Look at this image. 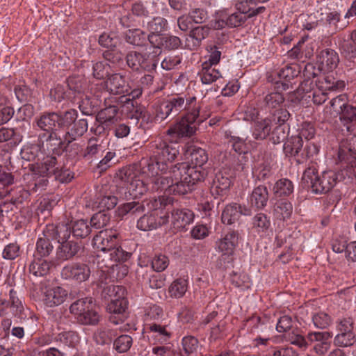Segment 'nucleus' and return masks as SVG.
I'll return each instance as SVG.
<instances>
[{
  "label": "nucleus",
  "mask_w": 356,
  "mask_h": 356,
  "mask_svg": "<svg viewBox=\"0 0 356 356\" xmlns=\"http://www.w3.org/2000/svg\"><path fill=\"white\" fill-rule=\"evenodd\" d=\"M208 161V156L204 149L200 147H194L191 151V163L189 165L187 163H179L173 168V171L170 173L173 174L175 179L169 181L171 176L161 177V186L169 188V193L183 195L191 190V187L197 182L203 180L205 177V172L199 170V168L203 166Z\"/></svg>",
  "instance_id": "nucleus-1"
},
{
  "label": "nucleus",
  "mask_w": 356,
  "mask_h": 356,
  "mask_svg": "<svg viewBox=\"0 0 356 356\" xmlns=\"http://www.w3.org/2000/svg\"><path fill=\"white\" fill-rule=\"evenodd\" d=\"M155 147V161H151L147 165V173L151 178L152 187L154 190H163L169 193V188L161 186V181L163 176H170V173L173 171V168L168 172V163L172 162L179 153L178 142L168 137L165 140L159 139L156 141ZM175 179V176L171 174L169 181Z\"/></svg>",
  "instance_id": "nucleus-2"
},
{
  "label": "nucleus",
  "mask_w": 356,
  "mask_h": 356,
  "mask_svg": "<svg viewBox=\"0 0 356 356\" xmlns=\"http://www.w3.org/2000/svg\"><path fill=\"white\" fill-rule=\"evenodd\" d=\"M302 181L305 186L312 188V192L324 193L330 191L335 186L337 175L334 171L328 170L319 176L315 168L309 167L305 170Z\"/></svg>",
  "instance_id": "nucleus-3"
},
{
  "label": "nucleus",
  "mask_w": 356,
  "mask_h": 356,
  "mask_svg": "<svg viewBox=\"0 0 356 356\" xmlns=\"http://www.w3.org/2000/svg\"><path fill=\"white\" fill-rule=\"evenodd\" d=\"M70 310L82 324L94 325L99 321L100 316L92 298L77 300L71 305Z\"/></svg>",
  "instance_id": "nucleus-4"
},
{
  "label": "nucleus",
  "mask_w": 356,
  "mask_h": 356,
  "mask_svg": "<svg viewBox=\"0 0 356 356\" xmlns=\"http://www.w3.org/2000/svg\"><path fill=\"white\" fill-rule=\"evenodd\" d=\"M111 297L107 306V309L111 314L110 321L114 325L122 323L127 318L125 314L127 308V301L124 298V289L120 286L109 287Z\"/></svg>",
  "instance_id": "nucleus-5"
},
{
  "label": "nucleus",
  "mask_w": 356,
  "mask_h": 356,
  "mask_svg": "<svg viewBox=\"0 0 356 356\" xmlns=\"http://www.w3.org/2000/svg\"><path fill=\"white\" fill-rule=\"evenodd\" d=\"M199 116V106H194L193 111L187 113L178 122L167 131V136L178 142L179 139L189 137L196 131L195 120Z\"/></svg>",
  "instance_id": "nucleus-6"
},
{
  "label": "nucleus",
  "mask_w": 356,
  "mask_h": 356,
  "mask_svg": "<svg viewBox=\"0 0 356 356\" xmlns=\"http://www.w3.org/2000/svg\"><path fill=\"white\" fill-rule=\"evenodd\" d=\"M59 120L60 115L56 113H45L35 120L37 127L40 130L49 133L48 138L50 140H56L58 145L62 143V137L57 133V131L60 129Z\"/></svg>",
  "instance_id": "nucleus-7"
},
{
  "label": "nucleus",
  "mask_w": 356,
  "mask_h": 356,
  "mask_svg": "<svg viewBox=\"0 0 356 356\" xmlns=\"http://www.w3.org/2000/svg\"><path fill=\"white\" fill-rule=\"evenodd\" d=\"M118 233L115 230L104 229L100 231L93 238L94 248L97 254H104L117 245Z\"/></svg>",
  "instance_id": "nucleus-8"
},
{
  "label": "nucleus",
  "mask_w": 356,
  "mask_h": 356,
  "mask_svg": "<svg viewBox=\"0 0 356 356\" xmlns=\"http://www.w3.org/2000/svg\"><path fill=\"white\" fill-rule=\"evenodd\" d=\"M332 334L328 332H312L307 334V339L314 344V350L319 355H325L330 349Z\"/></svg>",
  "instance_id": "nucleus-9"
},
{
  "label": "nucleus",
  "mask_w": 356,
  "mask_h": 356,
  "mask_svg": "<svg viewBox=\"0 0 356 356\" xmlns=\"http://www.w3.org/2000/svg\"><path fill=\"white\" fill-rule=\"evenodd\" d=\"M339 56L337 53L332 49H325L321 51L317 57L318 70L314 69V72L318 76V72L327 73L334 70L339 63Z\"/></svg>",
  "instance_id": "nucleus-10"
},
{
  "label": "nucleus",
  "mask_w": 356,
  "mask_h": 356,
  "mask_svg": "<svg viewBox=\"0 0 356 356\" xmlns=\"http://www.w3.org/2000/svg\"><path fill=\"white\" fill-rule=\"evenodd\" d=\"M194 213L188 209H174L171 213V225L175 232L185 231L194 220Z\"/></svg>",
  "instance_id": "nucleus-11"
},
{
  "label": "nucleus",
  "mask_w": 356,
  "mask_h": 356,
  "mask_svg": "<svg viewBox=\"0 0 356 356\" xmlns=\"http://www.w3.org/2000/svg\"><path fill=\"white\" fill-rule=\"evenodd\" d=\"M304 75L306 79L301 83L300 88L298 91L296 93L290 95L289 101L291 102V106L297 108L300 106L301 98L298 97L300 91L305 92H309L312 90V85L313 81L310 79L311 78H315L317 74L314 72V66L312 64H307L305 66L304 70Z\"/></svg>",
  "instance_id": "nucleus-12"
},
{
  "label": "nucleus",
  "mask_w": 356,
  "mask_h": 356,
  "mask_svg": "<svg viewBox=\"0 0 356 356\" xmlns=\"http://www.w3.org/2000/svg\"><path fill=\"white\" fill-rule=\"evenodd\" d=\"M104 86L108 92L113 95H122L130 92V86L124 76L120 74L109 75L104 81Z\"/></svg>",
  "instance_id": "nucleus-13"
},
{
  "label": "nucleus",
  "mask_w": 356,
  "mask_h": 356,
  "mask_svg": "<svg viewBox=\"0 0 356 356\" xmlns=\"http://www.w3.org/2000/svg\"><path fill=\"white\" fill-rule=\"evenodd\" d=\"M61 274L65 279H72L83 282L88 279L90 270L87 265L76 263L65 266Z\"/></svg>",
  "instance_id": "nucleus-14"
},
{
  "label": "nucleus",
  "mask_w": 356,
  "mask_h": 356,
  "mask_svg": "<svg viewBox=\"0 0 356 356\" xmlns=\"http://www.w3.org/2000/svg\"><path fill=\"white\" fill-rule=\"evenodd\" d=\"M68 292L60 286L47 288L44 292L43 302L49 307L58 306L67 299Z\"/></svg>",
  "instance_id": "nucleus-15"
},
{
  "label": "nucleus",
  "mask_w": 356,
  "mask_h": 356,
  "mask_svg": "<svg viewBox=\"0 0 356 356\" xmlns=\"http://www.w3.org/2000/svg\"><path fill=\"white\" fill-rule=\"evenodd\" d=\"M124 174L125 177L127 176V180H126L127 181V188L129 196L133 198H139L147 191V185L145 183L143 176L141 177H131L130 170H126Z\"/></svg>",
  "instance_id": "nucleus-16"
},
{
  "label": "nucleus",
  "mask_w": 356,
  "mask_h": 356,
  "mask_svg": "<svg viewBox=\"0 0 356 356\" xmlns=\"http://www.w3.org/2000/svg\"><path fill=\"white\" fill-rule=\"evenodd\" d=\"M238 234L234 232H231L218 242V250L222 253V257L224 259H227V262L232 259L231 257L238 244Z\"/></svg>",
  "instance_id": "nucleus-17"
},
{
  "label": "nucleus",
  "mask_w": 356,
  "mask_h": 356,
  "mask_svg": "<svg viewBox=\"0 0 356 356\" xmlns=\"http://www.w3.org/2000/svg\"><path fill=\"white\" fill-rule=\"evenodd\" d=\"M168 222V216H158L155 213H151L140 217L137 222V227L143 231H149L156 229Z\"/></svg>",
  "instance_id": "nucleus-18"
},
{
  "label": "nucleus",
  "mask_w": 356,
  "mask_h": 356,
  "mask_svg": "<svg viewBox=\"0 0 356 356\" xmlns=\"http://www.w3.org/2000/svg\"><path fill=\"white\" fill-rule=\"evenodd\" d=\"M167 102L171 114L175 116L184 110H186L187 113H191L193 111L194 106H198L195 97H191L185 102L182 97H175L167 100Z\"/></svg>",
  "instance_id": "nucleus-19"
},
{
  "label": "nucleus",
  "mask_w": 356,
  "mask_h": 356,
  "mask_svg": "<svg viewBox=\"0 0 356 356\" xmlns=\"http://www.w3.org/2000/svg\"><path fill=\"white\" fill-rule=\"evenodd\" d=\"M146 330L149 340L154 343H163L168 341L170 337V332L166 325L156 323H147Z\"/></svg>",
  "instance_id": "nucleus-20"
},
{
  "label": "nucleus",
  "mask_w": 356,
  "mask_h": 356,
  "mask_svg": "<svg viewBox=\"0 0 356 356\" xmlns=\"http://www.w3.org/2000/svg\"><path fill=\"white\" fill-rule=\"evenodd\" d=\"M251 213L249 208H242L236 204H229L222 211V221L224 224L231 225L238 220L241 215L250 216Z\"/></svg>",
  "instance_id": "nucleus-21"
},
{
  "label": "nucleus",
  "mask_w": 356,
  "mask_h": 356,
  "mask_svg": "<svg viewBox=\"0 0 356 356\" xmlns=\"http://www.w3.org/2000/svg\"><path fill=\"white\" fill-rule=\"evenodd\" d=\"M79 246L73 241L59 243L56 250V261L63 262L73 258L79 252Z\"/></svg>",
  "instance_id": "nucleus-22"
},
{
  "label": "nucleus",
  "mask_w": 356,
  "mask_h": 356,
  "mask_svg": "<svg viewBox=\"0 0 356 356\" xmlns=\"http://www.w3.org/2000/svg\"><path fill=\"white\" fill-rule=\"evenodd\" d=\"M44 230L46 235L50 236L52 240H57L58 243L69 241L71 234V227L67 224H58V225H48Z\"/></svg>",
  "instance_id": "nucleus-23"
},
{
  "label": "nucleus",
  "mask_w": 356,
  "mask_h": 356,
  "mask_svg": "<svg viewBox=\"0 0 356 356\" xmlns=\"http://www.w3.org/2000/svg\"><path fill=\"white\" fill-rule=\"evenodd\" d=\"M315 83L319 92L324 93L328 91H337L345 87L343 81L336 80L332 75H323L315 81Z\"/></svg>",
  "instance_id": "nucleus-24"
},
{
  "label": "nucleus",
  "mask_w": 356,
  "mask_h": 356,
  "mask_svg": "<svg viewBox=\"0 0 356 356\" xmlns=\"http://www.w3.org/2000/svg\"><path fill=\"white\" fill-rule=\"evenodd\" d=\"M131 254L124 251L117 243V245L104 254H97V257L102 259V262L105 264H113L117 262H124L128 260Z\"/></svg>",
  "instance_id": "nucleus-25"
},
{
  "label": "nucleus",
  "mask_w": 356,
  "mask_h": 356,
  "mask_svg": "<svg viewBox=\"0 0 356 356\" xmlns=\"http://www.w3.org/2000/svg\"><path fill=\"white\" fill-rule=\"evenodd\" d=\"M127 63L134 70L140 69L150 70L154 69L156 66V64L154 63L149 64L147 58L144 55L135 51L130 52L127 55Z\"/></svg>",
  "instance_id": "nucleus-26"
},
{
  "label": "nucleus",
  "mask_w": 356,
  "mask_h": 356,
  "mask_svg": "<svg viewBox=\"0 0 356 356\" xmlns=\"http://www.w3.org/2000/svg\"><path fill=\"white\" fill-rule=\"evenodd\" d=\"M51 241L52 238L46 235V231L44 229L37 240L33 257H48L54 250Z\"/></svg>",
  "instance_id": "nucleus-27"
},
{
  "label": "nucleus",
  "mask_w": 356,
  "mask_h": 356,
  "mask_svg": "<svg viewBox=\"0 0 356 356\" xmlns=\"http://www.w3.org/2000/svg\"><path fill=\"white\" fill-rule=\"evenodd\" d=\"M268 200V191L265 186L256 187L248 197V201L252 207L257 209L264 208Z\"/></svg>",
  "instance_id": "nucleus-28"
},
{
  "label": "nucleus",
  "mask_w": 356,
  "mask_h": 356,
  "mask_svg": "<svg viewBox=\"0 0 356 356\" xmlns=\"http://www.w3.org/2000/svg\"><path fill=\"white\" fill-rule=\"evenodd\" d=\"M188 278L179 277L175 280L168 289L169 296L175 299L182 298L188 291Z\"/></svg>",
  "instance_id": "nucleus-29"
},
{
  "label": "nucleus",
  "mask_w": 356,
  "mask_h": 356,
  "mask_svg": "<svg viewBox=\"0 0 356 356\" xmlns=\"http://www.w3.org/2000/svg\"><path fill=\"white\" fill-rule=\"evenodd\" d=\"M44 257H34L30 265V272L35 276H44L48 274L54 266V262L44 259Z\"/></svg>",
  "instance_id": "nucleus-30"
},
{
  "label": "nucleus",
  "mask_w": 356,
  "mask_h": 356,
  "mask_svg": "<svg viewBox=\"0 0 356 356\" xmlns=\"http://www.w3.org/2000/svg\"><path fill=\"white\" fill-rule=\"evenodd\" d=\"M298 71L292 66H285L277 73L280 80L276 82L277 89L285 90L289 88V84L291 79L296 76Z\"/></svg>",
  "instance_id": "nucleus-31"
},
{
  "label": "nucleus",
  "mask_w": 356,
  "mask_h": 356,
  "mask_svg": "<svg viewBox=\"0 0 356 356\" xmlns=\"http://www.w3.org/2000/svg\"><path fill=\"white\" fill-rule=\"evenodd\" d=\"M199 74L203 84H211L222 76L219 70L212 67L209 63H202V68Z\"/></svg>",
  "instance_id": "nucleus-32"
},
{
  "label": "nucleus",
  "mask_w": 356,
  "mask_h": 356,
  "mask_svg": "<svg viewBox=\"0 0 356 356\" xmlns=\"http://www.w3.org/2000/svg\"><path fill=\"white\" fill-rule=\"evenodd\" d=\"M230 179L222 172H218L213 180L211 191L213 194L222 195L230 187Z\"/></svg>",
  "instance_id": "nucleus-33"
},
{
  "label": "nucleus",
  "mask_w": 356,
  "mask_h": 356,
  "mask_svg": "<svg viewBox=\"0 0 356 356\" xmlns=\"http://www.w3.org/2000/svg\"><path fill=\"white\" fill-rule=\"evenodd\" d=\"M271 129L270 120L264 119L254 122L252 135L255 139H264L269 134Z\"/></svg>",
  "instance_id": "nucleus-34"
},
{
  "label": "nucleus",
  "mask_w": 356,
  "mask_h": 356,
  "mask_svg": "<svg viewBox=\"0 0 356 356\" xmlns=\"http://www.w3.org/2000/svg\"><path fill=\"white\" fill-rule=\"evenodd\" d=\"M144 211V206L139 202H128L120 205L115 211L116 215L120 218H123L128 213L137 214Z\"/></svg>",
  "instance_id": "nucleus-35"
},
{
  "label": "nucleus",
  "mask_w": 356,
  "mask_h": 356,
  "mask_svg": "<svg viewBox=\"0 0 356 356\" xmlns=\"http://www.w3.org/2000/svg\"><path fill=\"white\" fill-rule=\"evenodd\" d=\"M293 212V206L291 202L286 200L279 201L275 207L274 213L277 218L286 220L289 218Z\"/></svg>",
  "instance_id": "nucleus-36"
},
{
  "label": "nucleus",
  "mask_w": 356,
  "mask_h": 356,
  "mask_svg": "<svg viewBox=\"0 0 356 356\" xmlns=\"http://www.w3.org/2000/svg\"><path fill=\"white\" fill-rule=\"evenodd\" d=\"M118 109L115 106H110L101 111L98 114L100 122L106 125L115 123L117 120Z\"/></svg>",
  "instance_id": "nucleus-37"
},
{
  "label": "nucleus",
  "mask_w": 356,
  "mask_h": 356,
  "mask_svg": "<svg viewBox=\"0 0 356 356\" xmlns=\"http://www.w3.org/2000/svg\"><path fill=\"white\" fill-rule=\"evenodd\" d=\"M72 234L75 237L84 238L90 232V228L86 220L80 219L72 222L70 225Z\"/></svg>",
  "instance_id": "nucleus-38"
},
{
  "label": "nucleus",
  "mask_w": 356,
  "mask_h": 356,
  "mask_svg": "<svg viewBox=\"0 0 356 356\" xmlns=\"http://www.w3.org/2000/svg\"><path fill=\"white\" fill-rule=\"evenodd\" d=\"M293 184L288 179L278 180L273 188L274 193L278 196H287L293 192Z\"/></svg>",
  "instance_id": "nucleus-39"
},
{
  "label": "nucleus",
  "mask_w": 356,
  "mask_h": 356,
  "mask_svg": "<svg viewBox=\"0 0 356 356\" xmlns=\"http://www.w3.org/2000/svg\"><path fill=\"white\" fill-rule=\"evenodd\" d=\"M330 107L327 108V109H329L328 112L330 114L339 115L348 103L346 96L344 95H340L335 98H333L330 101Z\"/></svg>",
  "instance_id": "nucleus-40"
},
{
  "label": "nucleus",
  "mask_w": 356,
  "mask_h": 356,
  "mask_svg": "<svg viewBox=\"0 0 356 356\" xmlns=\"http://www.w3.org/2000/svg\"><path fill=\"white\" fill-rule=\"evenodd\" d=\"M341 122L350 130V124L356 120V108L348 104V105L339 113Z\"/></svg>",
  "instance_id": "nucleus-41"
},
{
  "label": "nucleus",
  "mask_w": 356,
  "mask_h": 356,
  "mask_svg": "<svg viewBox=\"0 0 356 356\" xmlns=\"http://www.w3.org/2000/svg\"><path fill=\"white\" fill-rule=\"evenodd\" d=\"M167 20L163 17H155L147 22V28L152 34H159L167 27Z\"/></svg>",
  "instance_id": "nucleus-42"
},
{
  "label": "nucleus",
  "mask_w": 356,
  "mask_h": 356,
  "mask_svg": "<svg viewBox=\"0 0 356 356\" xmlns=\"http://www.w3.org/2000/svg\"><path fill=\"white\" fill-rule=\"evenodd\" d=\"M253 228L260 233L266 232L270 226V220L264 213H258L252 219Z\"/></svg>",
  "instance_id": "nucleus-43"
},
{
  "label": "nucleus",
  "mask_w": 356,
  "mask_h": 356,
  "mask_svg": "<svg viewBox=\"0 0 356 356\" xmlns=\"http://www.w3.org/2000/svg\"><path fill=\"white\" fill-rule=\"evenodd\" d=\"M146 35L140 29L129 30L126 33V40L134 45H142L145 41Z\"/></svg>",
  "instance_id": "nucleus-44"
},
{
  "label": "nucleus",
  "mask_w": 356,
  "mask_h": 356,
  "mask_svg": "<svg viewBox=\"0 0 356 356\" xmlns=\"http://www.w3.org/2000/svg\"><path fill=\"white\" fill-rule=\"evenodd\" d=\"M356 341L355 335L353 332L338 333L334 338V343L338 346H350Z\"/></svg>",
  "instance_id": "nucleus-45"
},
{
  "label": "nucleus",
  "mask_w": 356,
  "mask_h": 356,
  "mask_svg": "<svg viewBox=\"0 0 356 356\" xmlns=\"http://www.w3.org/2000/svg\"><path fill=\"white\" fill-rule=\"evenodd\" d=\"M284 102V97L280 91L272 92L265 97L266 106L270 108H276L280 106Z\"/></svg>",
  "instance_id": "nucleus-46"
},
{
  "label": "nucleus",
  "mask_w": 356,
  "mask_h": 356,
  "mask_svg": "<svg viewBox=\"0 0 356 356\" xmlns=\"http://www.w3.org/2000/svg\"><path fill=\"white\" fill-rule=\"evenodd\" d=\"M225 17H227V10H222L217 12L214 19L210 21L208 25L209 29H222L227 26Z\"/></svg>",
  "instance_id": "nucleus-47"
},
{
  "label": "nucleus",
  "mask_w": 356,
  "mask_h": 356,
  "mask_svg": "<svg viewBox=\"0 0 356 356\" xmlns=\"http://www.w3.org/2000/svg\"><path fill=\"white\" fill-rule=\"evenodd\" d=\"M154 110V120L157 122L163 121L171 114L167 101L156 104Z\"/></svg>",
  "instance_id": "nucleus-48"
},
{
  "label": "nucleus",
  "mask_w": 356,
  "mask_h": 356,
  "mask_svg": "<svg viewBox=\"0 0 356 356\" xmlns=\"http://www.w3.org/2000/svg\"><path fill=\"white\" fill-rule=\"evenodd\" d=\"M56 340L65 346H74L78 342L79 337L75 332L69 331L58 334Z\"/></svg>",
  "instance_id": "nucleus-49"
},
{
  "label": "nucleus",
  "mask_w": 356,
  "mask_h": 356,
  "mask_svg": "<svg viewBox=\"0 0 356 356\" xmlns=\"http://www.w3.org/2000/svg\"><path fill=\"white\" fill-rule=\"evenodd\" d=\"M109 220L110 216L107 213L99 211L91 218L90 224L95 229H101L106 226Z\"/></svg>",
  "instance_id": "nucleus-50"
},
{
  "label": "nucleus",
  "mask_w": 356,
  "mask_h": 356,
  "mask_svg": "<svg viewBox=\"0 0 356 356\" xmlns=\"http://www.w3.org/2000/svg\"><path fill=\"white\" fill-rule=\"evenodd\" d=\"M132 345V338L129 335H121L114 342L116 350L119 353L127 352Z\"/></svg>",
  "instance_id": "nucleus-51"
},
{
  "label": "nucleus",
  "mask_w": 356,
  "mask_h": 356,
  "mask_svg": "<svg viewBox=\"0 0 356 356\" xmlns=\"http://www.w3.org/2000/svg\"><path fill=\"white\" fill-rule=\"evenodd\" d=\"M88 129V122L85 119H80L78 121H75L74 123L73 128L71 130V133H68L72 135V140H75L76 137L81 136L86 132Z\"/></svg>",
  "instance_id": "nucleus-52"
},
{
  "label": "nucleus",
  "mask_w": 356,
  "mask_h": 356,
  "mask_svg": "<svg viewBox=\"0 0 356 356\" xmlns=\"http://www.w3.org/2000/svg\"><path fill=\"white\" fill-rule=\"evenodd\" d=\"M78 116V113L74 109L66 111L63 115H60L58 122L59 128H65L74 123Z\"/></svg>",
  "instance_id": "nucleus-53"
},
{
  "label": "nucleus",
  "mask_w": 356,
  "mask_h": 356,
  "mask_svg": "<svg viewBox=\"0 0 356 356\" xmlns=\"http://www.w3.org/2000/svg\"><path fill=\"white\" fill-rule=\"evenodd\" d=\"M312 321L316 327L319 329L326 328L331 323V318L325 312H318L312 316Z\"/></svg>",
  "instance_id": "nucleus-54"
},
{
  "label": "nucleus",
  "mask_w": 356,
  "mask_h": 356,
  "mask_svg": "<svg viewBox=\"0 0 356 356\" xmlns=\"http://www.w3.org/2000/svg\"><path fill=\"white\" fill-rule=\"evenodd\" d=\"M182 346L184 353L189 355L195 353L198 348V341L196 338L188 336L185 337L182 339Z\"/></svg>",
  "instance_id": "nucleus-55"
},
{
  "label": "nucleus",
  "mask_w": 356,
  "mask_h": 356,
  "mask_svg": "<svg viewBox=\"0 0 356 356\" xmlns=\"http://www.w3.org/2000/svg\"><path fill=\"white\" fill-rule=\"evenodd\" d=\"M226 22L228 26L237 27L241 26L246 20L245 15L241 13H234L228 15L227 13Z\"/></svg>",
  "instance_id": "nucleus-56"
},
{
  "label": "nucleus",
  "mask_w": 356,
  "mask_h": 356,
  "mask_svg": "<svg viewBox=\"0 0 356 356\" xmlns=\"http://www.w3.org/2000/svg\"><path fill=\"white\" fill-rule=\"evenodd\" d=\"M169 264L168 257L163 254L156 255L152 261V268L157 272L164 270Z\"/></svg>",
  "instance_id": "nucleus-57"
},
{
  "label": "nucleus",
  "mask_w": 356,
  "mask_h": 356,
  "mask_svg": "<svg viewBox=\"0 0 356 356\" xmlns=\"http://www.w3.org/2000/svg\"><path fill=\"white\" fill-rule=\"evenodd\" d=\"M209 28L208 26H197L191 31L190 38L195 40V44H197L201 40L204 39L209 34Z\"/></svg>",
  "instance_id": "nucleus-58"
},
{
  "label": "nucleus",
  "mask_w": 356,
  "mask_h": 356,
  "mask_svg": "<svg viewBox=\"0 0 356 356\" xmlns=\"http://www.w3.org/2000/svg\"><path fill=\"white\" fill-rule=\"evenodd\" d=\"M19 246L15 243H12L4 248L2 255L5 259L13 260L19 256Z\"/></svg>",
  "instance_id": "nucleus-59"
},
{
  "label": "nucleus",
  "mask_w": 356,
  "mask_h": 356,
  "mask_svg": "<svg viewBox=\"0 0 356 356\" xmlns=\"http://www.w3.org/2000/svg\"><path fill=\"white\" fill-rule=\"evenodd\" d=\"M104 266L112 268L113 272L116 273V278L118 280L123 279L129 273V267L126 264H105Z\"/></svg>",
  "instance_id": "nucleus-60"
},
{
  "label": "nucleus",
  "mask_w": 356,
  "mask_h": 356,
  "mask_svg": "<svg viewBox=\"0 0 356 356\" xmlns=\"http://www.w3.org/2000/svg\"><path fill=\"white\" fill-rule=\"evenodd\" d=\"M191 236L195 239H203L210 233V227L205 225H196L191 231Z\"/></svg>",
  "instance_id": "nucleus-61"
},
{
  "label": "nucleus",
  "mask_w": 356,
  "mask_h": 356,
  "mask_svg": "<svg viewBox=\"0 0 356 356\" xmlns=\"http://www.w3.org/2000/svg\"><path fill=\"white\" fill-rule=\"evenodd\" d=\"M315 135V129L314 126L308 122H305L302 124L300 131L299 133V138H298V142L302 140L304 138L306 140H310L313 138Z\"/></svg>",
  "instance_id": "nucleus-62"
},
{
  "label": "nucleus",
  "mask_w": 356,
  "mask_h": 356,
  "mask_svg": "<svg viewBox=\"0 0 356 356\" xmlns=\"http://www.w3.org/2000/svg\"><path fill=\"white\" fill-rule=\"evenodd\" d=\"M339 333L353 332V319L350 317H343L340 319L337 326Z\"/></svg>",
  "instance_id": "nucleus-63"
},
{
  "label": "nucleus",
  "mask_w": 356,
  "mask_h": 356,
  "mask_svg": "<svg viewBox=\"0 0 356 356\" xmlns=\"http://www.w3.org/2000/svg\"><path fill=\"white\" fill-rule=\"evenodd\" d=\"M236 152L239 154L245 153L248 151L245 139L237 136H231L229 141Z\"/></svg>",
  "instance_id": "nucleus-64"
}]
</instances>
